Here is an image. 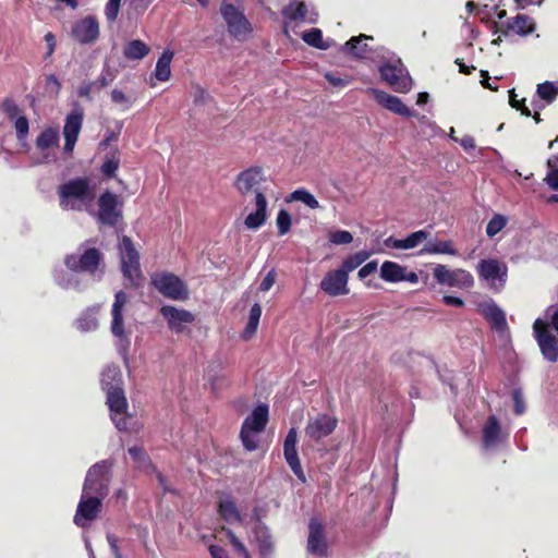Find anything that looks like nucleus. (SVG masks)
Masks as SVG:
<instances>
[{
  "label": "nucleus",
  "instance_id": "f257e3e1",
  "mask_svg": "<svg viewBox=\"0 0 558 558\" xmlns=\"http://www.w3.org/2000/svg\"><path fill=\"white\" fill-rule=\"evenodd\" d=\"M59 196L62 208L81 211L93 206L96 192L87 179L76 178L60 186Z\"/></svg>",
  "mask_w": 558,
  "mask_h": 558
},
{
  "label": "nucleus",
  "instance_id": "f03ea898",
  "mask_svg": "<svg viewBox=\"0 0 558 558\" xmlns=\"http://www.w3.org/2000/svg\"><path fill=\"white\" fill-rule=\"evenodd\" d=\"M378 71L381 80L387 83L397 93H408L413 86V80L401 59L392 51L387 49L383 58L377 61Z\"/></svg>",
  "mask_w": 558,
  "mask_h": 558
},
{
  "label": "nucleus",
  "instance_id": "7ed1b4c3",
  "mask_svg": "<svg viewBox=\"0 0 558 558\" xmlns=\"http://www.w3.org/2000/svg\"><path fill=\"white\" fill-rule=\"evenodd\" d=\"M113 462L102 460L92 465L85 476L82 493L105 499L109 494Z\"/></svg>",
  "mask_w": 558,
  "mask_h": 558
},
{
  "label": "nucleus",
  "instance_id": "20e7f679",
  "mask_svg": "<svg viewBox=\"0 0 558 558\" xmlns=\"http://www.w3.org/2000/svg\"><path fill=\"white\" fill-rule=\"evenodd\" d=\"M83 247L84 245H81L78 248L81 254L65 256L64 264L66 268L75 272H87L100 279L102 270H99V266L102 260V254L95 247Z\"/></svg>",
  "mask_w": 558,
  "mask_h": 558
},
{
  "label": "nucleus",
  "instance_id": "39448f33",
  "mask_svg": "<svg viewBox=\"0 0 558 558\" xmlns=\"http://www.w3.org/2000/svg\"><path fill=\"white\" fill-rule=\"evenodd\" d=\"M151 284L165 298L173 301H185L190 292L187 284L174 274L162 271L151 276Z\"/></svg>",
  "mask_w": 558,
  "mask_h": 558
},
{
  "label": "nucleus",
  "instance_id": "423d86ee",
  "mask_svg": "<svg viewBox=\"0 0 558 558\" xmlns=\"http://www.w3.org/2000/svg\"><path fill=\"white\" fill-rule=\"evenodd\" d=\"M119 253L123 276L134 286H138L140 281L142 280L140 255L129 236H123L120 241Z\"/></svg>",
  "mask_w": 558,
  "mask_h": 558
},
{
  "label": "nucleus",
  "instance_id": "0eeeda50",
  "mask_svg": "<svg viewBox=\"0 0 558 558\" xmlns=\"http://www.w3.org/2000/svg\"><path fill=\"white\" fill-rule=\"evenodd\" d=\"M128 303V295L123 291H118L114 295V302L111 310V332L118 339L117 348L121 355L125 356L130 347V338L124 331V322L122 308Z\"/></svg>",
  "mask_w": 558,
  "mask_h": 558
},
{
  "label": "nucleus",
  "instance_id": "6e6552de",
  "mask_svg": "<svg viewBox=\"0 0 558 558\" xmlns=\"http://www.w3.org/2000/svg\"><path fill=\"white\" fill-rule=\"evenodd\" d=\"M368 40L372 41L373 37L364 34L354 36L344 44L342 50L352 58L377 62L379 58L384 57V53H387V48L384 46L372 47L368 45Z\"/></svg>",
  "mask_w": 558,
  "mask_h": 558
},
{
  "label": "nucleus",
  "instance_id": "1a4fd4ad",
  "mask_svg": "<svg viewBox=\"0 0 558 558\" xmlns=\"http://www.w3.org/2000/svg\"><path fill=\"white\" fill-rule=\"evenodd\" d=\"M106 403L110 411V417L118 430H126L131 415L128 412L129 404L123 388L106 391Z\"/></svg>",
  "mask_w": 558,
  "mask_h": 558
},
{
  "label": "nucleus",
  "instance_id": "9d476101",
  "mask_svg": "<svg viewBox=\"0 0 558 558\" xmlns=\"http://www.w3.org/2000/svg\"><path fill=\"white\" fill-rule=\"evenodd\" d=\"M433 276L437 283L459 289H471L474 286V278L465 269H449L447 266L437 264L433 269Z\"/></svg>",
  "mask_w": 558,
  "mask_h": 558
},
{
  "label": "nucleus",
  "instance_id": "9b49d317",
  "mask_svg": "<svg viewBox=\"0 0 558 558\" xmlns=\"http://www.w3.org/2000/svg\"><path fill=\"white\" fill-rule=\"evenodd\" d=\"M533 335L543 357L550 363H556L558 361V339L541 317L536 318L533 324Z\"/></svg>",
  "mask_w": 558,
  "mask_h": 558
},
{
  "label": "nucleus",
  "instance_id": "f8f14e48",
  "mask_svg": "<svg viewBox=\"0 0 558 558\" xmlns=\"http://www.w3.org/2000/svg\"><path fill=\"white\" fill-rule=\"evenodd\" d=\"M477 274L490 288L499 291L506 284L508 267L505 263L498 259H482L477 265Z\"/></svg>",
  "mask_w": 558,
  "mask_h": 558
},
{
  "label": "nucleus",
  "instance_id": "ddd939ff",
  "mask_svg": "<svg viewBox=\"0 0 558 558\" xmlns=\"http://www.w3.org/2000/svg\"><path fill=\"white\" fill-rule=\"evenodd\" d=\"M220 13L227 23L228 32L236 39H244L251 32L246 17L233 4L222 2Z\"/></svg>",
  "mask_w": 558,
  "mask_h": 558
},
{
  "label": "nucleus",
  "instance_id": "4468645a",
  "mask_svg": "<svg viewBox=\"0 0 558 558\" xmlns=\"http://www.w3.org/2000/svg\"><path fill=\"white\" fill-rule=\"evenodd\" d=\"M84 119V111L80 105H75L73 110L66 114L63 126L64 145L63 153L71 155L77 142Z\"/></svg>",
  "mask_w": 558,
  "mask_h": 558
},
{
  "label": "nucleus",
  "instance_id": "2eb2a0df",
  "mask_svg": "<svg viewBox=\"0 0 558 558\" xmlns=\"http://www.w3.org/2000/svg\"><path fill=\"white\" fill-rule=\"evenodd\" d=\"M338 425L336 416L327 413H318L310 416L305 426V435L318 441L333 433Z\"/></svg>",
  "mask_w": 558,
  "mask_h": 558
},
{
  "label": "nucleus",
  "instance_id": "dca6fc26",
  "mask_svg": "<svg viewBox=\"0 0 558 558\" xmlns=\"http://www.w3.org/2000/svg\"><path fill=\"white\" fill-rule=\"evenodd\" d=\"M98 206L97 218L102 225L114 226L122 217L119 197L111 192H105L100 195Z\"/></svg>",
  "mask_w": 558,
  "mask_h": 558
},
{
  "label": "nucleus",
  "instance_id": "f3484780",
  "mask_svg": "<svg viewBox=\"0 0 558 558\" xmlns=\"http://www.w3.org/2000/svg\"><path fill=\"white\" fill-rule=\"evenodd\" d=\"M102 500L104 499L94 495L90 496L82 493L76 513L74 515V523L77 526L84 527L87 522L95 520L101 510Z\"/></svg>",
  "mask_w": 558,
  "mask_h": 558
},
{
  "label": "nucleus",
  "instance_id": "a211bd4d",
  "mask_svg": "<svg viewBox=\"0 0 558 558\" xmlns=\"http://www.w3.org/2000/svg\"><path fill=\"white\" fill-rule=\"evenodd\" d=\"M160 314L166 319L169 329L175 333L184 332L186 325L195 320V316L192 312L172 305L161 306Z\"/></svg>",
  "mask_w": 558,
  "mask_h": 558
},
{
  "label": "nucleus",
  "instance_id": "6ab92c4d",
  "mask_svg": "<svg viewBox=\"0 0 558 558\" xmlns=\"http://www.w3.org/2000/svg\"><path fill=\"white\" fill-rule=\"evenodd\" d=\"M380 278L390 283L407 281L410 283H417L418 276L414 271H409L405 266L396 262L385 260L380 266Z\"/></svg>",
  "mask_w": 558,
  "mask_h": 558
},
{
  "label": "nucleus",
  "instance_id": "aec40b11",
  "mask_svg": "<svg viewBox=\"0 0 558 558\" xmlns=\"http://www.w3.org/2000/svg\"><path fill=\"white\" fill-rule=\"evenodd\" d=\"M74 40L82 45L93 44L99 37V23L95 16H86L77 21L71 32Z\"/></svg>",
  "mask_w": 558,
  "mask_h": 558
},
{
  "label": "nucleus",
  "instance_id": "412c9836",
  "mask_svg": "<svg viewBox=\"0 0 558 558\" xmlns=\"http://www.w3.org/2000/svg\"><path fill=\"white\" fill-rule=\"evenodd\" d=\"M349 276L339 268L328 271L319 283L320 290L330 296L347 295L350 292L348 287Z\"/></svg>",
  "mask_w": 558,
  "mask_h": 558
},
{
  "label": "nucleus",
  "instance_id": "4be33fe9",
  "mask_svg": "<svg viewBox=\"0 0 558 558\" xmlns=\"http://www.w3.org/2000/svg\"><path fill=\"white\" fill-rule=\"evenodd\" d=\"M296 444H298V433L295 428H290L283 442V456L288 463V465L291 468L294 475L302 482H305V474L303 472L298 451H296Z\"/></svg>",
  "mask_w": 558,
  "mask_h": 558
},
{
  "label": "nucleus",
  "instance_id": "5701e85b",
  "mask_svg": "<svg viewBox=\"0 0 558 558\" xmlns=\"http://www.w3.org/2000/svg\"><path fill=\"white\" fill-rule=\"evenodd\" d=\"M264 181L263 169L259 167H251L241 171L234 181V186L240 194L246 195L251 192H259L257 185Z\"/></svg>",
  "mask_w": 558,
  "mask_h": 558
},
{
  "label": "nucleus",
  "instance_id": "b1692460",
  "mask_svg": "<svg viewBox=\"0 0 558 558\" xmlns=\"http://www.w3.org/2000/svg\"><path fill=\"white\" fill-rule=\"evenodd\" d=\"M218 514L229 524H242L245 514L239 510L234 498L230 494H222L217 504Z\"/></svg>",
  "mask_w": 558,
  "mask_h": 558
},
{
  "label": "nucleus",
  "instance_id": "393cba45",
  "mask_svg": "<svg viewBox=\"0 0 558 558\" xmlns=\"http://www.w3.org/2000/svg\"><path fill=\"white\" fill-rule=\"evenodd\" d=\"M307 549L316 556H325L327 553V544L324 536V526L316 520L312 519L308 525Z\"/></svg>",
  "mask_w": 558,
  "mask_h": 558
},
{
  "label": "nucleus",
  "instance_id": "a878e982",
  "mask_svg": "<svg viewBox=\"0 0 558 558\" xmlns=\"http://www.w3.org/2000/svg\"><path fill=\"white\" fill-rule=\"evenodd\" d=\"M369 93L374 96L377 102L387 110L407 118L413 114V112L402 102L399 97L392 96L376 88H371Z\"/></svg>",
  "mask_w": 558,
  "mask_h": 558
},
{
  "label": "nucleus",
  "instance_id": "bb28decb",
  "mask_svg": "<svg viewBox=\"0 0 558 558\" xmlns=\"http://www.w3.org/2000/svg\"><path fill=\"white\" fill-rule=\"evenodd\" d=\"M282 15L286 19V26L291 22H306L308 24H314L317 21V14H307L306 4L302 1L290 2L286 8H283Z\"/></svg>",
  "mask_w": 558,
  "mask_h": 558
},
{
  "label": "nucleus",
  "instance_id": "cd10ccee",
  "mask_svg": "<svg viewBox=\"0 0 558 558\" xmlns=\"http://www.w3.org/2000/svg\"><path fill=\"white\" fill-rule=\"evenodd\" d=\"M59 130L57 128H46L36 138V147L44 154L45 161L54 159L51 155V149L59 147Z\"/></svg>",
  "mask_w": 558,
  "mask_h": 558
},
{
  "label": "nucleus",
  "instance_id": "c85d7f7f",
  "mask_svg": "<svg viewBox=\"0 0 558 558\" xmlns=\"http://www.w3.org/2000/svg\"><path fill=\"white\" fill-rule=\"evenodd\" d=\"M535 31L534 21L524 14H518L511 21H508L500 32L502 35L508 36L510 33L519 35V36H527Z\"/></svg>",
  "mask_w": 558,
  "mask_h": 558
},
{
  "label": "nucleus",
  "instance_id": "c756f323",
  "mask_svg": "<svg viewBox=\"0 0 558 558\" xmlns=\"http://www.w3.org/2000/svg\"><path fill=\"white\" fill-rule=\"evenodd\" d=\"M255 206L256 210L248 214L244 220V226L251 230L260 228L267 219V199L263 192H256Z\"/></svg>",
  "mask_w": 558,
  "mask_h": 558
},
{
  "label": "nucleus",
  "instance_id": "7c9ffc66",
  "mask_svg": "<svg viewBox=\"0 0 558 558\" xmlns=\"http://www.w3.org/2000/svg\"><path fill=\"white\" fill-rule=\"evenodd\" d=\"M427 236L428 233L425 230H418L412 232L404 239H396L393 236H389L385 240V245L395 250H411L425 241Z\"/></svg>",
  "mask_w": 558,
  "mask_h": 558
},
{
  "label": "nucleus",
  "instance_id": "2f4dec72",
  "mask_svg": "<svg viewBox=\"0 0 558 558\" xmlns=\"http://www.w3.org/2000/svg\"><path fill=\"white\" fill-rule=\"evenodd\" d=\"M500 424L495 415H490L483 426L482 440L486 449L494 448L501 441Z\"/></svg>",
  "mask_w": 558,
  "mask_h": 558
},
{
  "label": "nucleus",
  "instance_id": "473e14b6",
  "mask_svg": "<svg viewBox=\"0 0 558 558\" xmlns=\"http://www.w3.org/2000/svg\"><path fill=\"white\" fill-rule=\"evenodd\" d=\"M482 312L493 329L501 332L508 329L506 313L496 303L492 302L485 304Z\"/></svg>",
  "mask_w": 558,
  "mask_h": 558
},
{
  "label": "nucleus",
  "instance_id": "72a5a7b5",
  "mask_svg": "<svg viewBox=\"0 0 558 558\" xmlns=\"http://www.w3.org/2000/svg\"><path fill=\"white\" fill-rule=\"evenodd\" d=\"M268 405L260 403L254 408L252 413L244 420L242 426L255 432H263L268 422Z\"/></svg>",
  "mask_w": 558,
  "mask_h": 558
},
{
  "label": "nucleus",
  "instance_id": "f704fd0d",
  "mask_svg": "<svg viewBox=\"0 0 558 558\" xmlns=\"http://www.w3.org/2000/svg\"><path fill=\"white\" fill-rule=\"evenodd\" d=\"M100 383L105 392L123 388L122 373L119 366L108 365L101 373Z\"/></svg>",
  "mask_w": 558,
  "mask_h": 558
},
{
  "label": "nucleus",
  "instance_id": "c9c22d12",
  "mask_svg": "<svg viewBox=\"0 0 558 558\" xmlns=\"http://www.w3.org/2000/svg\"><path fill=\"white\" fill-rule=\"evenodd\" d=\"M53 278L56 283L65 290H82L81 288V279L78 272L72 270H56L53 274Z\"/></svg>",
  "mask_w": 558,
  "mask_h": 558
},
{
  "label": "nucleus",
  "instance_id": "e433bc0d",
  "mask_svg": "<svg viewBox=\"0 0 558 558\" xmlns=\"http://www.w3.org/2000/svg\"><path fill=\"white\" fill-rule=\"evenodd\" d=\"M150 51V48L140 39H133L125 44L123 48V56L126 60H142Z\"/></svg>",
  "mask_w": 558,
  "mask_h": 558
},
{
  "label": "nucleus",
  "instance_id": "4c0bfd02",
  "mask_svg": "<svg viewBox=\"0 0 558 558\" xmlns=\"http://www.w3.org/2000/svg\"><path fill=\"white\" fill-rule=\"evenodd\" d=\"M173 59V52L169 49L163 50L161 56L158 58L155 76L158 81L167 82L171 76V61Z\"/></svg>",
  "mask_w": 558,
  "mask_h": 558
},
{
  "label": "nucleus",
  "instance_id": "58836bf2",
  "mask_svg": "<svg viewBox=\"0 0 558 558\" xmlns=\"http://www.w3.org/2000/svg\"><path fill=\"white\" fill-rule=\"evenodd\" d=\"M420 254H448L458 255V251L450 240L447 241H428L421 250Z\"/></svg>",
  "mask_w": 558,
  "mask_h": 558
},
{
  "label": "nucleus",
  "instance_id": "ea45409f",
  "mask_svg": "<svg viewBox=\"0 0 558 558\" xmlns=\"http://www.w3.org/2000/svg\"><path fill=\"white\" fill-rule=\"evenodd\" d=\"M97 307L86 311L76 319V328L83 332L93 331L98 327Z\"/></svg>",
  "mask_w": 558,
  "mask_h": 558
},
{
  "label": "nucleus",
  "instance_id": "a19ab883",
  "mask_svg": "<svg viewBox=\"0 0 558 558\" xmlns=\"http://www.w3.org/2000/svg\"><path fill=\"white\" fill-rule=\"evenodd\" d=\"M368 257H369V253L365 252V251H361L355 254H352L343 259L339 269L341 271H344V274L347 276H349V272H351V271L355 270L357 267H360Z\"/></svg>",
  "mask_w": 558,
  "mask_h": 558
},
{
  "label": "nucleus",
  "instance_id": "79ce46f5",
  "mask_svg": "<svg viewBox=\"0 0 558 558\" xmlns=\"http://www.w3.org/2000/svg\"><path fill=\"white\" fill-rule=\"evenodd\" d=\"M287 202H302L311 209H317L319 207L318 201L306 189H298L293 191L287 198Z\"/></svg>",
  "mask_w": 558,
  "mask_h": 558
},
{
  "label": "nucleus",
  "instance_id": "37998d69",
  "mask_svg": "<svg viewBox=\"0 0 558 558\" xmlns=\"http://www.w3.org/2000/svg\"><path fill=\"white\" fill-rule=\"evenodd\" d=\"M262 432H255L253 429H248V427L242 426L240 432V438L243 444V447L248 450L253 451L256 450L259 444V434Z\"/></svg>",
  "mask_w": 558,
  "mask_h": 558
},
{
  "label": "nucleus",
  "instance_id": "c03bdc74",
  "mask_svg": "<svg viewBox=\"0 0 558 558\" xmlns=\"http://www.w3.org/2000/svg\"><path fill=\"white\" fill-rule=\"evenodd\" d=\"M536 93L541 99L549 104L558 96V82H545L538 84Z\"/></svg>",
  "mask_w": 558,
  "mask_h": 558
},
{
  "label": "nucleus",
  "instance_id": "a18cd8bd",
  "mask_svg": "<svg viewBox=\"0 0 558 558\" xmlns=\"http://www.w3.org/2000/svg\"><path fill=\"white\" fill-rule=\"evenodd\" d=\"M302 39L310 46L326 50L329 48V45L324 41L323 33L319 28H312L308 32H305L302 35Z\"/></svg>",
  "mask_w": 558,
  "mask_h": 558
},
{
  "label": "nucleus",
  "instance_id": "49530a36",
  "mask_svg": "<svg viewBox=\"0 0 558 558\" xmlns=\"http://www.w3.org/2000/svg\"><path fill=\"white\" fill-rule=\"evenodd\" d=\"M129 454L133 459V461L136 463V466L138 469H151L155 470L153 466L149 457L146 454V452L141 447H130L129 448Z\"/></svg>",
  "mask_w": 558,
  "mask_h": 558
},
{
  "label": "nucleus",
  "instance_id": "de8ad7c7",
  "mask_svg": "<svg viewBox=\"0 0 558 558\" xmlns=\"http://www.w3.org/2000/svg\"><path fill=\"white\" fill-rule=\"evenodd\" d=\"M508 219L500 214H496L486 226V234L489 238H494L507 225Z\"/></svg>",
  "mask_w": 558,
  "mask_h": 558
},
{
  "label": "nucleus",
  "instance_id": "09e8293b",
  "mask_svg": "<svg viewBox=\"0 0 558 558\" xmlns=\"http://www.w3.org/2000/svg\"><path fill=\"white\" fill-rule=\"evenodd\" d=\"M276 223L279 235L287 234L290 231L292 225L291 215L287 210L280 209L277 215Z\"/></svg>",
  "mask_w": 558,
  "mask_h": 558
},
{
  "label": "nucleus",
  "instance_id": "8fccbe9b",
  "mask_svg": "<svg viewBox=\"0 0 558 558\" xmlns=\"http://www.w3.org/2000/svg\"><path fill=\"white\" fill-rule=\"evenodd\" d=\"M556 161H558V157H555V159L549 158L547 160V166L550 170L547 172L545 178L546 183L554 191H558V168H554Z\"/></svg>",
  "mask_w": 558,
  "mask_h": 558
},
{
  "label": "nucleus",
  "instance_id": "3c124183",
  "mask_svg": "<svg viewBox=\"0 0 558 558\" xmlns=\"http://www.w3.org/2000/svg\"><path fill=\"white\" fill-rule=\"evenodd\" d=\"M329 241L335 245L350 244L353 241V235L347 230H337L329 233Z\"/></svg>",
  "mask_w": 558,
  "mask_h": 558
},
{
  "label": "nucleus",
  "instance_id": "603ef678",
  "mask_svg": "<svg viewBox=\"0 0 558 558\" xmlns=\"http://www.w3.org/2000/svg\"><path fill=\"white\" fill-rule=\"evenodd\" d=\"M14 128L16 131V137L19 141H23L28 135L29 130V123L25 116H20L15 118L14 120Z\"/></svg>",
  "mask_w": 558,
  "mask_h": 558
},
{
  "label": "nucleus",
  "instance_id": "864d4df0",
  "mask_svg": "<svg viewBox=\"0 0 558 558\" xmlns=\"http://www.w3.org/2000/svg\"><path fill=\"white\" fill-rule=\"evenodd\" d=\"M542 319L546 322L548 328L551 326L558 333V305L548 306Z\"/></svg>",
  "mask_w": 558,
  "mask_h": 558
},
{
  "label": "nucleus",
  "instance_id": "5fc2aeb1",
  "mask_svg": "<svg viewBox=\"0 0 558 558\" xmlns=\"http://www.w3.org/2000/svg\"><path fill=\"white\" fill-rule=\"evenodd\" d=\"M512 400H513V411L517 415H522L525 410V400L523 397V392L520 388H517L512 392Z\"/></svg>",
  "mask_w": 558,
  "mask_h": 558
},
{
  "label": "nucleus",
  "instance_id": "6e6d98bb",
  "mask_svg": "<svg viewBox=\"0 0 558 558\" xmlns=\"http://www.w3.org/2000/svg\"><path fill=\"white\" fill-rule=\"evenodd\" d=\"M509 102H510L511 107L519 110L523 116H525V117L532 116L530 108L525 105V99L518 100L514 89L509 90Z\"/></svg>",
  "mask_w": 558,
  "mask_h": 558
},
{
  "label": "nucleus",
  "instance_id": "4d7b16f0",
  "mask_svg": "<svg viewBox=\"0 0 558 558\" xmlns=\"http://www.w3.org/2000/svg\"><path fill=\"white\" fill-rule=\"evenodd\" d=\"M111 99L114 104L121 105L124 110L129 109L133 102L130 96L118 88L111 90Z\"/></svg>",
  "mask_w": 558,
  "mask_h": 558
},
{
  "label": "nucleus",
  "instance_id": "13d9d810",
  "mask_svg": "<svg viewBox=\"0 0 558 558\" xmlns=\"http://www.w3.org/2000/svg\"><path fill=\"white\" fill-rule=\"evenodd\" d=\"M116 78L114 73L109 69L108 65H106L100 75L98 76L97 81L95 82L96 85H98L100 88H105L108 85H110L113 80Z\"/></svg>",
  "mask_w": 558,
  "mask_h": 558
},
{
  "label": "nucleus",
  "instance_id": "bf43d9fd",
  "mask_svg": "<svg viewBox=\"0 0 558 558\" xmlns=\"http://www.w3.org/2000/svg\"><path fill=\"white\" fill-rule=\"evenodd\" d=\"M2 109L10 120L20 117V108L13 99L7 98L2 102Z\"/></svg>",
  "mask_w": 558,
  "mask_h": 558
},
{
  "label": "nucleus",
  "instance_id": "052dcab7",
  "mask_svg": "<svg viewBox=\"0 0 558 558\" xmlns=\"http://www.w3.org/2000/svg\"><path fill=\"white\" fill-rule=\"evenodd\" d=\"M118 168H119V159H117L114 157L109 158L102 163L101 172L104 173V175L110 178V177L114 175Z\"/></svg>",
  "mask_w": 558,
  "mask_h": 558
},
{
  "label": "nucleus",
  "instance_id": "680f3d73",
  "mask_svg": "<svg viewBox=\"0 0 558 558\" xmlns=\"http://www.w3.org/2000/svg\"><path fill=\"white\" fill-rule=\"evenodd\" d=\"M120 3L108 0L105 8V15L109 22H114L119 15Z\"/></svg>",
  "mask_w": 558,
  "mask_h": 558
},
{
  "label": "nucleus",
  "instance_id": "e2e57ef3",
  "mask_svg": "<svg viewBox=\"0 0 558 558\" xmlns=\"http://www.w3.org/2000/svg\"><path fill=\"white\" fill-rule=\"evenodd\" d=\"M46 89L58 95L61 89V83L54 74H50L46 78Z\"/></svg>",
  "mask_w": 558,
  "mask_h": 558
},
{
  "label": "nucleus",
  "instance_id": "0e129e2a",
  "mask_svg": "<svg viewBox=\"0 0 558 558\" xmlns=\"http://www.w3.org/2000/svg\"><path fill=\"white\" fill-rule=\"evenodd\" d=\"M95 86V82L83 83L77 89V95L86 100H92V92Z\"/></svg>",
  "mask_w": 558,
  "mask_h": 558
},
{
  "label": "nucleus",
  "instance_id": "69168bd1",
  "mask_svg": "<svg viewBox=\"0 0 558 558\" xmlns=\"http://www.w3.org/2000/svg\"><path fill=\"white\" fill-rule=\"evenodd\" d=\"M377 262L376 260H372L369 263H367L366 265L362 266L357 272V277L363 280L365 279L366 277H368L369 275H372L373 272H375L377 270Z\"/></svg>",
  "mask_w": 558,
  "mask_h": 558
},
{
  "label": "nucleus",
  "instance_id": "338daca9",
  "mask_svg": "<svg viewBox=\"0 0 558 558\" xmlns=\"http://www.w3.org/2000/svg\"><path fill=\"white\" fill-rule=\"evenodd\" d=\"M209 99V95L208 93L201 88V87H196L194 89V93H193V101L195 105H205L206 101Z\"/></svg>",
  "mask_w": 558,
  "mask_h": 558
},
{
  "label": "nucleus",
  "instance_id": "774afa93",
  "mask_svg": "<svg viewBox=\"0 0 558 558\" xmlns=\"http://www.w3.org/2000/svg\"><path fill=\"white\" fill-rule=\"evenodd\" d=\"M275 281H276V272H275V270H270L265 276L263 281L260 282L259 290L264 291V292L270 290V288L274 286Z\"/></svg>",
  "mask_w": 558,
  "mask_h": 558
}]
</instances>
